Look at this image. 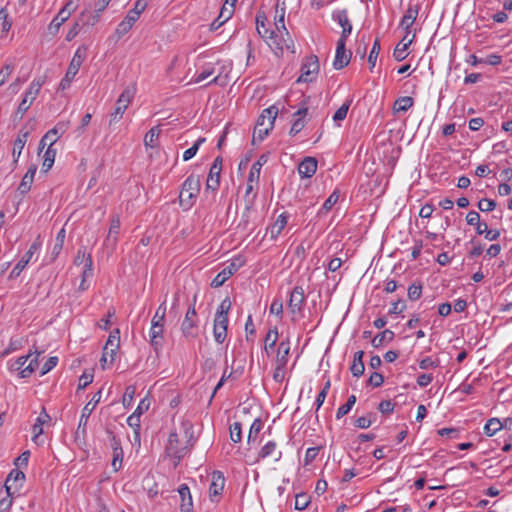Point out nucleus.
I'll list each match as a JSON object with an SVG mask.
<instances>
[{
    "instance_id": "nucleus-9",
    "label": "nucleus",
    "mask_w": 512,
    "mask_h": 512,
    "mask_svg": "<svg viewBox=\"0 0 512 512\" xmlns=\"http://www.w3.org/2000/svg\"><path fill=\"white\" fill-rule=\"evenodd\" d=\"M41 247V242L39 241V238L34 241L28 251L22 256V258L18 261V263L14 266L13 270L10 273L9 278H17L21 272L25 269L27 264L30 262L31 258L33 257L34 253L39 250Z\"/></svg>"
},
{
    "instance_id": "nucleus-26",
    "label": "nucleus",
    "mask_w": 512,
    "mask_h": 512,
    "mask_svg": "<svg viewBox=\"0 0 512 512\" xmlns=\"http://www.w3.org/2000/svg\"><path fill=\"white\" fill-rule=\"evenodd\" d=\"M290 354V340L286 338L282 340L277 347L276 365L287 366Z\"/></svg>"
},
{
    "instance_id": "nucleus-41",
    "label": "nucleus",
    "mask_w": 512,
    "mask_h": 512,
    "mask_svg": "<svg viewBox=\"0 0 512 512\" xmlns=\"http://www.w3.org/2000/svg\"><path fill=\"white\" fill-rule=\"evenodd\" d=\"M68 16H66L64 14L63 11H59L58 14L52 19V21L50 22L49 26H48V30L51 34H56L60 27L62 26V24L68 20Z\"/></svg>"
},
{
    "instance_id": "nucleus-14",
    "label": "nucleus",
    "mask_w": 512,
    "mask_h": 512,
    "mask_svg": "<svg viewBox=\"0 0 512 512\" xmlns=\"http://www.w3.org/2000/svg\"><path fill=\"white\" fill-rule=\"evenodd\" d=\"M420 8H421V6L418 3L417 4L410 3L408 5V8L405 11V13L400 21V26L405 31H407V34H411V27L413 26V24L415 23V21L418 17Z\"/></svg>"
},
{
    "instance_id": "nucleus-31",
    "label": "nucleus",
    "mask_w": 512,
    "mask_h": 512,
    "mask_svg": "<svg viewBox=\"0 0 512 512\" xmlns=\"http://www.w3.org/2000/svg\"><path fill=\"white\" fill-rule=\"evenodd\" d=\"M307 111L308 109L306 107H303L295 112L294 116H298V118L295 119L292 123L289 132L291 136L297 135L305 127V121L303 117L307 114Z\"/></svg>"
},
{
    "instance_id": "nucleus-30",
    "label": "nucleus",
    "mask_w": 512,
    "mask_h": 512,
    "mask_svg": "<svg viewBox=\"0 0 512 512\" xmlns=\"http://www.w3.org/2000/svg\"><path fill=\"white\" fill-rule=\"evenodd\" d=\"M364 351L360 350L354 354L353 362L350 366V371L354 377H360L363 375L365 367L363 363Z\"/></svg>"
},
{
    "instance_id": "nucleus-25",
    "label": "nucleus",
    "mask_w": 512,
    "mask_h": 512,
    "mask_svg": "<svg viewBox=\"0 0 512 512\" xmlns=\"http://www.w3.org/2000/svg\"><path fill=\"white\" fill-rule=\"evenodd\" d=\"M225 485V477L221 471H214L212 473V481L209 487L210 496L221 495Z\"/></svg>"
},
{
    "instance_id": "nucleus-32",
    "label": "nucleus",
    "mask_w": 512,
    "mask_h": 512,
    "mask_svg": "<svg viewBox=\"0 0 512 512\" xmlns=\"http://www.w3.org/2000/svg\"><path fill=\"white\" fill-rule=\"evenodd\" d=\"M220 174L221 172L216 171V166H211L209 170V174L206 181V191L211 190L212 192H216L220 185Z\"/></svg>"
},
{
    "instance_id": "nucleus-33",
    "label": "nucleus",
    "mask_w": 512,
    "mask_h": 512,
    "mask_svg": "<svg viewBox=\"0 0 512 512\" xmlns=\"http://www.w3.org/2000/svg\"><path fill=\"white\" fill-rule=\"evenodd\" d=\"M50 420V416L47 414L45 408L42 409L39 417L36 419L35 424L32 427L33 437L32 440L37 442L38 437L43 433V424Z\"/></svg>"
},
{
    "instance_id": "nucleus-4",
    "label": "nucleus",
    "mask_w": 512,
    "mask_h": 512,
    "mask_svg": "<svg viewBox=\"0 0 512 512\" xmlns=\"http://www.w3.org/2000/svg\"><path fill=\"white\" fill-rule=\"evenodd\" d=\"M137 92L136 84L127 86L122 93L119 95L115 103L114 111L110 113L109 124L118 122L122 117L132 100L134 99Z\"/></svg>"
},
{
    "instance_id": "nucleus-24",
    "label": "nucleus",
    "mask_w": 512,
    "mask_h": 512,
    "mask_svg": "<svg viewBox=\"0 0 512 512\" xmlns=\"http://www.w3.org/2000/svg\"><path fill=\"white\" fill-rule=\"evenodd\" d=\"M36 171H37V165H35V164H32L28 168L27 172L23 176V178L18 186V189H17L20 194L24 195L30 191L32 183L34 181Z\"/></svg>"
},
{
    "instance_id": "nucleus-40",
    "label": "nucleus",
    "mask_w": 512,
    "mask_h": 512,
    "mask_svg": "<svg viewBox=\"0 0 512 512\" xmlns=\"http://www.w3.org/2000/svg\"><path fill=\"white\" fill-rule=\"evenodd\" d=\"M160 132H161V129H160V126H154L152 127L146 134H145V137H144V145L146 147H150V148H153L155 147L156 145V142L159 138V135H160Z\"/></svg>"
},
{
    "instance_id": "nucleus-45",
    "label": "nucleus",
    "mask_w": 512,
    "mask_h": 512,
    "mask_svg": "<svg viewBox=\"0 0 512 512\" xmlns=\"http://www.w3.org/2000/svg\"><path fill=\"white\" fill-rule=\"evenodd\" d=\"M356 400L357 399H356L355 395H350L348 397L347 402L338 408L337 413H336V418L340 419L343 416H345L346 414H348L350 412V410L352 409V407L355 405Z\"/></svg>"
},
{
    "instance_id": "nucleus-1",
    "label": "nucleus",
    "mask_w": 512,
    "mask_h": 512,
    "mask_svg": "<svg viewBox=\"0 0 512 512\" xmlns=\"http://www.w3.org/2000/svg\"><path fill=\"white\" fill-rule=\"evenodd\" d=\"M285 9H281V13L275 21V30H271L268 36V45L274 50L275 54H282L285 49L295 52L294 41L285 26Z\"/></svg>"
},
{
    "instance_id": "nucleus-20",
    "label": "nucleus",
    "mask_w": 512,
    "mask_h": 512,
    "mask_svg": "<svg viewBox=\"0 0 512 512\" xmlns=\"http://www.w3.org/2000/svg\"><path fill=\"white\" fill-rule=\"evenodd\" d=\"M86 55H87V47L85 45L78 47V49L74 53V56L72 57V59L69 63L67 72H69V74L77 75L80 67L82 66V64L86 58Z\"/></svg>"
},
{
    "instance_id": "nucleus-36",
    "label": "nucleus",
    "mask_w": 512,
    "mask_h": 512,
    "mask_svg": "<svg viewBox=\"0 0 512 512\" xmlns=\"http://www.w3.org/2000/svg\"><path fill=\"white\" fill-rule=\"evenodd\" d=\"M267 17L264 12H258L256 15V30L261 38L268 40L270 34L269 29L266 28Z\"/></svg>"
},
{
    "instance_id": "nucleus-29",
    "label": "nucleus",
    "mask_w": 512,
    "mask_h": 512,
    "mask_svg": "<svg viewBox=\"0 0 512 512\" xmlns=\"http://www.w3.org/2000/svg\"><path fill=\"white\" fill-rule=\"evenodd\" d=\"M101 13L102 12L98 11V7H96L94 12L85 9L80 14L78 21L82 23L83 26H94L99 21Z\"/></svg>"
},
{
    "instance_id": "nucleus-3",
    "label": "nucleus",
    "mask_w": 512,
    "mask_h": 512,
    "mask_svg": "<svg viewBox=\"0 0 512 512\" xmlns=\"http://www.w3.org/2000/svg\"><path fill=\"white\" fill-rule=\"evenodd\" d=\"M278 114L276 106H270L262 111L260 114L253 133V142L258 139L262 141L272 130L275 119Z\"/></svg>"
},
{
    "instance_id": "nucleus-46",
    "label": "nucleus",
    "mask_w": 512,
    "mask_h": 512,
    "mask_svg": "<svg viewBox=\"0 0 512 512\" xmlns=\"http://www.w3.org/2000/svg\"><path fill=\"white\" fill-rule=\"evenodd\" d=\"M352 103V99H347L334 113L333 120L335 122H340L344 120L347 116L349 107Z\"/></svg>"
},
{
    "instance_id": "nucleus-38",
    "label": "nucleus",
    "mask_w": 512,
    "mask_h": 512,
    "mask_svg": "<svg viewBox=\"0 0 512 512\" xmlns=\"http://www.w3.org/2000/svg\"><path fill=\"white\" fill-rule=\"evenodd\" d=\"M121 222L118 216H115L111 219L109 232L107 236V241L115 244L117 242V237L120 232Z\"/></svg>"
},
{
    "instance_id": "nucleus-23",
    "label": "nucleus",
    "mask_w": 512,
    "mask_h": 512,
    "mask_svg": "<svg viewBox=\"0 0 512 512\" xmlns=\"http://www.w3.org/2000/svg\"><path fill=\"white\" fill-rule=\"evenodd\" d=\"M268 457H273L275 462L282 458V452L278 450L277 443L275 441H268L258 453L259 459H265Z\"/></svg>"
},
{
    "instance_id": "nucleus-47",
    "label": "nucleus",
    "mask_w": 512,
    "mask_h": 512,
    "mask_svg": "<svg viewBox=\"0 0 512 512\" xmlns=\"http://www.w3.org/2000/svg\"><path fill=\"white\" fill-rule=\"evenodd\" d=\"M32 356V353H29L26 356L18 357L15 360H10L8 362V368L11 372L20 371L22 367L26 364L28 359Z\"/></svg>"
},
{
    "instance_id": "nucleus-7",
    "label": "nucleus",
    "mask_w": 512,
    "mask_h": 512,
    "mask_svg": "<svg viewBox=\"0 0 512 512\" xmlns=\"http://www.w3.org/2000/svg\"><path fill=\"white\" fill-rule=\"evenodd\" d=\"M197 313L195 309V302L188 308L184 320L181 324V331L183 335L187 338H196L197 337Z\"/></svg>"
},
{
    "instance_id": "nucleus-28",
    "label": "nucleus",
    "mask_w": 512,
    "mask_h": 512,
    "mask_svg": "<svg viewBox=\"0 0 512 512\" xmlns=\"http://www.w3.org/2000/svg\"><path fill=\"white\" fill-rule=\"evenodd\" d=\"M68 125V122H59L45 134V139H49L50 146H53L58 138L66 132Z\"/></svg>"
},
{
    "instance_id": "nucleus-5",
    "label": "nucleus",
    "mask_w": 512,
    "mask_h": 512,
    "mask_svg": "<svg viewBox=\"0 0 512 512\" xmlns=\"http://www.w3.org/2000/svg\"><path fill=\"white\" fill-rule=\"evenodd\" d=\"M320 70V64L316 55H310L304 58L301 64V74L297 79L298 83L306 82L310 83L316 80Z\"/></svg>"
},
{
    "instance_id": "nucleus-17",
    "label": "nucleus",
    "mask_w": 512,
    "mask_h": 512,
    "mask_svg": "<svg viewBox=\"0 0 512 512\" xmlns=\"http://www.w3.org/2000/svg\"><path fill=\"white\" fill-rule=\"evenodd\" d=\"M240 266L241 264H237L234 261L231 262L214 277L211 282V286L214 288L222 286L234 273L237 272Z\"/></svg>"
},
{
    "instance_id": "nucleus-6",
    "label": "nucleus",
    "mask_w": 512,
    "mask_h": 512,
    "mask_svg": "<svg viewBox=\"0 0 512 512\" xmlns=\"http://www.w3.org/2000/svg\"><path fill=\"white\" fill-rule=\"evenodd\" d=\"M45 79V76H39L30 83V86L26 91L24 98L22 99L17 108V113L21 115L20 117L23 116V114L30 108L33 101L36 99L37 95L41 90V87L45 83Z\"/></svg>"
},
{
    "instance_id": "nucleus-58",
    "label": "nucleus",
    "mask_w": 512,
    "mask_h": 512,
    "mask_svg": "<svg viewBox=\"0 0 512 512\" xmlns=\"http://www.w3.org/2000/svg\"><path fill=\"white\" fill-rule=\"evenodd\" d=\"M278 340V330L277 328L270 329L265 337V350L268 351L272 349Z\"/></svg>"
},
{
    "instance_id": "nucleus-2",
    "label": "nucleus",
    "mask_w": 512,
    "mask_h": 512,
    "mask_svg": "<svg viewBox=\"0 0 512 512\" xmlns=\"http://www.w3.org/2000/svg\"><path fill=\"white\" fill-rule=\"evenodd\" d=\"M200 190V177L195 174L189 175L182 184V189L179 195L180 206L185 210L190 209L195 204Z\"/></svg>"
},
{
    "instance_id": "nucleus-57",
    "label": "nucleus",
    "mask_w": 512,
    "mask_h": 512,
    "mask_svg": "<svg viewBox=\"0 0 512 512\" xmlns=\"http://www.w3.org/2000/svg\"><path fill=\"white\" fill-rule=\"evenodd\" d=\"M310 504V497L306 493H299L295 497V509L304 510Z\"/></svg>"
},
{
    "instance_id": "nucleus-48",
    "label": "nucleus",
    "mask_w": 512,
    "mask_h": 512,
    "mask_svg": "<svg viewBox=\"0 0 512 512\" xmlns=\"http://www.w3.org/2000/svg\"><path fill=\"white\" fill-rule=\"evenodd\" d=\"M263 428V422L260 418H256L251 424L249 434H248V443L254 442L257 438V435Z\"/></svg>"
},
{
    "instance_id": "nucleus-11",
    "label": "nucleus",
    "mask_w": 512,
    "mask_h": 512,
    "mask_svg": "<svg viewBox=\"0 0 512 512\" xmlns=\"http://www.w3.org/2000/svg\"><path fill=\"white\" fill-rule=\"evenodd\" d=\"M100 399H101V390H99L97 393H95L93 395L92 399L84 406V408L82 409V414H81L80 420H79L77 433H80V431H82V434L85 433L88 418L91 415V413L93 412V410L95 409V407L97 406V404L100 402Z\"/></svg>"
},
{
    "instance_id": "nucleus-10",
    "label": "nucleus",
    "mask_w": 512,
    "mask_h": 512,
    "mask_svg": "<svg viewBox=\"0 0 512 512\" xmlns=\"http://www.w3.org/2000/svg\"><path fill=\"white\" fill-rule=\"evenodd\" d=\"M305 292L301 286H296L291 292L288 301V308L292 314H299L305 303Z\"/></svg>"
},
{
    "instance_id": "nucleus-39",
    "label": "nucleus",
    "mask_w": 512,
    "mask_h": 512,
    "mask_svg": "<svg viewBox=\"0 0 512 512\" xmlns=\"http://www.w3.org/2000/svg\"><path fill=\"white\" fill-rule=\"evenodd\" d=\"M254 184L255 182H248L246 184V190L244 195V202L247 205V210H252L255 204V200L257 197V193H254Z\"/></svg>"
},
{
    "instance_id": "nucleus-60",
    "label": "nucleus",
    "mask_w": 512,
    "mask_h": 512,
    "mask_svg": "<svg viewBox=\"0 0 512 512\" xmlns=\"http://www.w3.org/2000/svg\"><path fill=\"white\" fill-rule=\"evenodd\" d=\"M422 295V285L421 283H413L408 288V298L411 301L418 300Z\"/></svg>"
},
{
    "instance_id": "nucleus-53",
    "label": "nucleus",
    "mask_w": 512,
    "mask_h": 512,
    "mask_svg": "<svg viewBox=\"0 0 512 512\" xmlns=\"http://www.w3.org/2000/svg\"><path fill=\"white\" fill-rule=\"evenodd\" d=\"M379 52H380V41H379V39H376L373 43L372 49L368 56V63L370 64L371 70L375 67Z\"/></svg>"
},
{
    "instance_id": "nucleus-59",
    "label": "nucleus",
    "mask_w": 512,
    "mask_h": 512,
    "mask_svg": "<svg viewBox=\"0 0 512 512\" xmlns=\"http://www.w3.org/2000/svg\"><path fill=\"white\" fill-rule=\"evenodd\" d=\"M213 335L214 339L217 343L222 344L227 337V330L221 325L214 323L213 325Z\"/></svg>"
},
{
    "instance_id": "nucleus-42",
    "label": "nucleus",
    "mask_w": 512,
    "mask_h": 512,
    "mask_svg": "<svg viewBox=\"0 0 512 512\" xmlns=\"http://www.w3.org/2000/svg\"><path fill=\"white\" fill-rule=\"evenodd\" d=\"M56 156V149H53L52 146L48 145V148L46 149L44 153V159L42 163V171L47 172L54 164Z\"/></svg>"
},
{
    "instance_id": "nucleus-16",
    "label": "nucleus",
    "mask_w": 512,
    "mask_h": 512,
    "mask_svg": "<svg viewBox=\"0 0 512 512\" xmlns=\"http://www.w3.org/2000/svg\"><path fill=\"white\" fill-rule=\"evenodd\" d=\"M167 450L174 458L180 461L187 454L188 446L180 448L179 436L173 431L169 434Z\"/></svg>"
},
{
    "instance_id": "nucleus-50",
    "label": "nucleus",
    "mask_w": 512,
    "mask_h": 512,
    "mask_svg": "<svg viewBox=\"0 0 512 512\" xmlns=\"http://www.w3.org/2000/svg\"><path fill=\"white\" fill-rule=\"evenodd\" d=\"M135 393L136 387L134 385H129L126 387L122 398V404L125 408H129L132 405Z\"/></svg>"
},
{
    "instance_id": "nucleus-62",
    "label": "nucleus",
    "mask_w": 512,
    "mask_h": 512,
    "mask_svg": "<svg viewBox=\"0 0 512 512\" xmlns=\"http://www.w3.org/2000/svg\"><path fill=\"white\" fill-rule=\"evenodd\" d=\"M321 447H310L306 450L304 457V466L310 465L317 457Z\"/></svg>"
},
{
    "instance_id": "nucleus-56",
    "label": "nucleus",
    "mask_w": 512,
    "mask_h": 512,
    "mask_svg": "<svg viewBox=\"0 0 512 512\" xmlns=\"http://www.w3.org/2000/svg\"><path fill=\"white\" fill-rule=\"evenodd\" d=\"M230 439L234 443H238L242 439V425L240 422H234L230 426Z\"/></svg>"
},
{
    "instance_id": "nucleus-22",
    "label": "nucleus",
    "mask_w": 512,
    "mask_h": 512,
    "mask_svg": "<svg viewBox=\"0 0 512 512\" xmlns=\"http://www.w3.org/2000/svg\"><path fill=\"white\" fill-rule=\"evenodd\" d=\"M178 493L181 498V512H193V501L188 485L181 484L178 488Z\"/></svg>"
},
{
    "instance_id": "nucleus-18",
    "label": "nucleus",
    "mask_w": 512,
    "mask_h": 512,
    "mask_svg": "<svg viewBox=\"0 0 512 512\" xmlns=\"http://www.w3.org/2000/svg\"><path fill=\"white\" fill-rule=\"evenodd\" d=\"M29 136H30V131L24 130V128H22V129H20L16 139L14 140L12 157H13V163L15 165L18 163V160L20 158L22 150L25 147Z\"/></svg>"
},
{
    "instance_id": "nucleus-35",
    "label": "nucleus",
    "mask_w": 512,
    "mask_h": 512,
    "mask_svg": "<svg viewBox=\"0 0 512 512\" xmlns=\"http://www.w3.org/2000/svg\"><path fill=\"white\" fill-rule=\"evenodd\" d=\"M414 104V99L410 96L399 97L393 104V112L400 113L408 111Z\"/></svg>"
},
{
    "instance_id": "nucleus-51",
    "label": "nucleus",
    "mask_w": 512,
    "mask_h": 512,
    "mask_svg": "<svg viewBox=\"0 0 512 512\" xmlns=\"http://www.w3.org/2000/svg\"><path fill=\"white\" fill-rule=\"evenodd\" d=\"M261 168L262 162L260 161H256L252 164L247 178L248 182H255L256 185L258 184Z\"/></svg>"
},
{
    "instance_id": "nucleus-21",
    "label": "nucleus",
    "mask_w": 512,
    "mask_h": 512,
    "mask_svg": "<svg viewBox=\"0 0 512 512\" xmlns=\"http://www.w3.org/2000/svg\"><path fill=\"white\" fill-rule=\"evenodd\" d=\"M317 171V160L314 157H305L298 165V173L303 178L312 177Z\"/></svg>"
},
{
    "instance_id": "nucleus-55",
    "label": "nucleus",
    "mask_w": 512,
    "mask_h": 512,
    "mask_svg": "<svg viewBox=\"0 0 512 512\" xmlns=\"http://www.w3.org/2000/svg\"><path fill=\"white\" fill-rule=\"evenodd\" d=\"M330 386H331V382H330V379H328L316 397V400H315L316 410H319V408L323 405V403L326 399V396L329 392Z\"/></svg>"
},
{
    "instance_id": "nucleus-15",
    "label": "nucleus",
    "mask_w": 512,
    "mask_h": 512,
    "mask_svg": "<svg viewBox=\"0 0 512 512\" xmlns=\"http://www.w3.org/2000/svg\"><path fill=\"white\" fill-rule=\"evenodd\" d=\"M120 343V331L119 329H115L110 333L105 346L103 348L104 352H108L109 356V364H113L116 358L117 350L119 349Z\"/></svg>"
},
{
    "instance_id": "nucleus-43",
    "label": "nucleus",
    "mask_w": 512,
    "mask_h": 512,
    "mask_svg": "<svg viewBox=\"0 0 512 512\" xmlns=\"http://www.w3.org/2000/svg\"><path fill=\"white\" fill-rule=\"evenodd\" d=\"M501 429H503L501 421L498 418H491L486 422L484 426V433L487 436H493Z\"/></svg>"
},
{
    "instance_id": "nucleus-8",
    "label": "nucleus",
    "mask_w": 512,
    "mask_h": 512,
    "mask_svg": "<svg viewBox=\"0 0 512 512\" xmlns=\"http://www.w3.org/2000/svg\"><path fill=\"white\" fill-rule=\"evenodd\" d=\"M331 17L332 20L337 22L342 27V33L338 40L346 42L353 28L352 23L348 17V11L346 9L335 10L332 12Z\"/></svg>"
},
{
    "instance_id": "nucleus-54",
    "label": "nucleus",
    "mask_w": 512,
    "mask_h": 512,
    "mask_svg": "<svg viewBox=\"0 0 512 512\" xmlns=\"http://www.w3.org/2000/svg\"><path fill=\"white\" fill-rule=\"evenodd\" d=\"M204 142H205V138L200 137V138H199V139H198V140L193 144V146H192V147H190L189 149H187L186 151H184V153H183V160H184V161H188V160L192 159V158L196 155V153H197V151H198L199 147L201 146V144H203Z\"/></svg>"
},
{
    "instance_id": "nucleus-63",
    "label": "nucleus",
    "mask_w": 512,
    "mask_h": 512,
    "mask_svg": "<svg viewBox=\"0 0 512 512\" xmlns=\"http://www.w3.org/2000/svg\"><path fill=\"white\" fill-rule=\"evenodd\" d=\"M79 3L80 0H67L60 11H63L66 16L70 17L71 14L78 8Z\"/></svg>"
},
{
    "instance_id": "nucleus-61",
    "label": "nucleus",
    "mask_w": 512,
    "mask_h": 512,
    "mask_svg": "<svg viewBox=\"0 0 512 512\" xmlns=\"http://www.w3.org/2000/svg\"><path fill=\"white\" fill-rule=\"evenodd\" d=\"M234 13V7L227 6L226 4L223 5V7L220 10L218 20H221L218 24V26L223 25L227 20L231 18V16Z\"/></svg>"
},
{
    "instance_id": "nucleus-64",
    "label": "nucleus",
    "mask_w": 512,
    "mask_h": 512,
    "mask_svg": "<svg viewBox=\"0 0 512 512\" xmlns=\"http://www.w3.org/2000/svg\"><path fill=\"white\" fill-rule=\"evenodd\" d=\"M478 208L482 212H489L496 208V202L491 199H482L478 202Z\"/></svg>"
},
{
    "instance_id": "nucleus-12",
    "label": "nucleus",
    "mask_w": 512,
    "mask_h": 512,
    "mask_svg": "<svg viewBox=\"0 0 512 512\" xmlns=\"http://www.w3.org/2000/svg\"><path fill=\"white\" fill-rule=\"evenodd\" d=\"M164 324H158L156 319H152L151 328L149 333V343L154 349L155 352H158L162 349L164 342Z\"/></svg>"
},
{
    "instance_id": "nucleus-13",
    "label": "nucleus",
    "mask_w": 512,
    "mask_h": 512,
    "mask_svg": "<svg viewBox=\"0 0 512 512\" xmlns=\"http://www.w3.org/2000/svg\"><path fill=\"white\" fill-rule=\"evenodd\" d=\"M352 53L346 50V42L342 40L337 41L335 58L333 61V67L336 70L343 69L346 67L351 60Z\"/></svg>"
},
{
    "instance_id": "nucleus-52",
    "label": "nucleus",
    "mask_w": 512,
    "mask_h": 512,
    "mask_svg": "<svg viewBox=\"0 0 512 512\" xmlns=\"http://www.w3.org/2000/svg\"><path fill=\"white\" fill-rule=\"evenodd\" d=\"M127 424L134 429L135 440H137L139 442L140 441V433H139V431H140V417L137 414L132 413L127 418Z\"/></svg>"
},
{
    "instance_id": "nucleus-37",
    "label": "nucleus",
    "mask_w": 512,
    "mask_h": 512,
    "mask_svg": "<svg viewBox=\"0 0 512 512\" xmlns=\"http://www.w3.org/2000/svg\"><path fill=\"white\" fill-rule=\"evenodd\" d=\"M395 334L392 330L386 329L381 333L377 334L371 341V344L375 348H379L383 345L384 342L393 341Z\"/></svg>"
},
{
    "instance_id": "nucleus-19",
    "label": "nucleus",
    "mask_w": 512,
    "mask_h": 512,
    "mask_svg": "<svg viewBox=\"0 0 512 512\" xmlns=\"http://www.w3.org/2000/svg\"><path fill=\"white\" fill-rule=\"evenodd\" d=\"M24 479H25V474L21 470L13 469L9 473V475L5 481V488H6L7 494L11 495L12 489L18 490L22 486Z\"/></svg>"
},
{
    "instance_id": "nucleus-27",
    "label": "nucleus",
    "mask_w": 512,
    "mask_h": 512,
    "mask_svg": "<svg viewBox=\"0 0 512 512\" xmlns=\"http://www.w3.org/2000/svg\"><path fill=\"white\" fill-rule=\"evenodd\" d=\"M288 219L289 214L287 212H283L277 217L269 228L271 239H276L281 234L288 223Z\"/></svg>"
},
{
    "instance_id": "nucleus-49",
    "label": "nucleus",
    "mask_w": 512,
    "mask_h": 512,
    "mask_svg": "<svg viewBox=\"0 0 512 512\" xmlns=\"http://www.w3.org/2000/svg\"><path fill=\"white\" fill-rule=\"evenodd\" d=\"M338 200H339V193L337 191H334L332 194H330V196L323 203L321 209L318 212V215L328 212L338 202Z\"/></svg>"
},
{
    "instance_id": "nucleus-44",
    "label": "nucleus",
    "mask_w": 512,
    "mask_h": 512,
    "mask_svg": "<svg viewBox=\"0 0 512 512\" xmlns=\"http://www.w3.org/2000/svg\"><path fill=\"white\" fill-rule=\"evenodd\" d=\"M66 232L64 228H61L60 231L57 233L54 246L52 248V259L54 260L61 252L64 240H65Z\"/></svg>"
},
{
    "instance_id": "nucleus-34",
    "label": "nucleus",
    "mask_w": 512,
    "mask_h": 512,
    "mask_svg": "<svg viewBox=\"0 0 512 512\" xmlns=\"http://www.w3.org/2000/svg\"><path fill=\"white\" fill-rule=\"evenodd\" d=\"M415 38V33L411 36V39H409L407 42H399L394 51H393V57L396 61L400 62L403 61L407 56V49L410 46V44L413 42Z\"/></svg>"
}]
</instances>
